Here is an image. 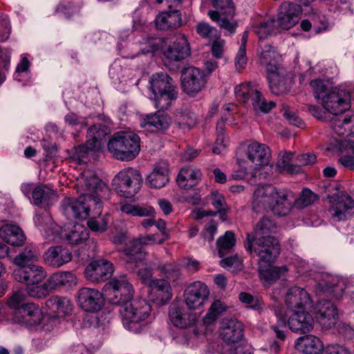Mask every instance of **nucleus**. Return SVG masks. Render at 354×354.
<instances>
[{"instance_id":"nucleus-10","label":"nucleus","mask_w":354,"mask_h":354,"mask_svg":"<svg viewBox=\"0 0 354 354\" xmlns=\"http://www.w3.org/2000/svg\"><path fill=\"white\" fill-rule=\"evenodd\" d=\"M214 6L216 10L208 12L210 19L230 33L234 32L236 24L233 20L235 9L232 0H214Z\"/></svg>"},{"instance_id":"nucleus-26","label":"nucleus","mask_w":354,"mask_h":354,"mask_svg":"<svg viewBox=\"0 0 354 354\" xmlns=\"http://www.w3.org/2000/svg\"><path fill=\"white\" fill-rule=\"evenodd\" d=\"M285 302L290 311L295 312L304 310L310 306L311 300L306 290L294 286L288 290Z\"/></svg>"},{"instance_id":"nucleus-23","label":"nucleus","mask_w":354,"mask_h":354,"mask_svg":"<svg viewBox=\"0 0 354 354\" xmlns=\"http://www.w3.org/2000/svg\"><path fill=\"white\" fill-rule=\"evenodd\" d=\"M315 315L319 323L326 328L334 326L338 319L336 306L328 300H322L317 304Z\"/></svg>"},{"instance_id":"nucleus-27","label":"nucleus","mask_w":354,"mask_h":354,"mask_svg":"<svg viewBox=\"0 0 354 354\" xmlns=\"http://www.w3.org/2000/svg\"><path fill=\"white\" fill-rule=\"evenodd\" d=\"M105 133L101 129L100 125H93L88 129L87 131V140L85 145H79L76 148L77 159L82 162L84 155L88 151H93L99 149L101 147L102 138Z\"/></svg>"},{"instance_id":"nucleus-59","label":"nucleus","mask_w":354,"mask_h":354,"mask_svg":"<svg viewBox=\"0 0 354 354\" xmlns=\"http://www.w3.org/2000/svg\"><path fill=\"white\" fill-rule=\"evenodd\" d=\"M310 84L313 90L315 97L317 100H321L322 102V97L329 91L326 82L321 79H315L312 80Z\"/></svg>"},{"instance_id":"nucleus-60","label":"nucleus","mask_w":354,"mask_h":354,"mask_svg":"<svg viewBox=\"0 0 354 354\" xmlns=\"http://www.w3.org/2000/svg\"><path fill=\"white\" fill-rule=\"evenodd\" d=\"M274 26V19L262 22L255 28V32L258 35L259 39H266L273 32V28Z\"/></svg>"},{"instance_id":"nucleus-52","label":"nucleus","mask_w":354,"mask_h":354,"mask_svg":"<svg viewBox=\"0 0 354 354\" xmlns=\"http://www.w3.org/2000/svg\"><path fill=\"white\" fill-rule=\"evenodd\" d=\"M236 239L232 231H226L224 235L220 236L216 241L218 255L223 257L235 245Z\"/></svg>"},{"instance_id":"nucleus-4","label":"nucleus","mask_w":354,"mask_h":354,"mask_svg":"<svg viewBox=\"0 0 354 354\" xmlns=\"http://www.w3.org/2000/svg\"><path fill=\"white\" fill-rule=\"evenodd\" d=\"M108 149L118 160H131L140 152V137L131 131L118 132L109 140Z\"/></svg>"},{"instance_id":"nucleus-58","label":"nucleus","mask_w":354,"mask_h":354,"mask_svg":"<svg viewBox=\"0 0 354 354\" xmlns=\"http://www.w3.org/2000/svg\"><path fill=\"white\" fill-rule=\"evenodd\" d=\"M177 121L180 128L190 129L194 126L196 122V117L194 113L185 111L179 113L177 115Z\"/></svg>"},{"instance_id":"nucleus-45","label":"nucleus","mask_w":354,"mask_h":354,"mask_svg":"<svg viewBox=\"0 0 354 354\" xmlns=\"http://www.w3.org/2000/svg\"><path fill=\"white\" fill-rule=\"evenodd\" d=\"M287 272V267H259V276L263 286L268 287Z\"/></svg>"},{"instance_id":"nucleus-12","label":"nucleus","mask_w":354,"mask_h":354,"mask_svg":"<svg viewBox=\"0 0 354 354\" xmlns=\"http://www.w3.org/2000/svg\"><path fill=\"white\" fill-rule=\"evenodd\" d=\"M75 299L77 306L88 313H97L104 304L102 293L97 289L88 287L80 288L76 293Z\"/></svg>"},{"instance_id":"nucleus-48","label":"nucleus","mask_w":354,"mask_h":354,"mask_svg":"<svg viewBox=\"0 0 354 354\" xmlns=\"http://www.w3.org/2000/svg\"><path fill=\"white\" fill-rule=\"evenodd\" d=\"M113 272V267H86L84 276L86 280L98 283L110 279Z\"/></svg>"},{"instance_id":"nucleus-21","label":"nucleus","mask_w":354,"mask_h":354,"mask_svg":"<svg viewBox=\"0 0 354 354\" xmlns=\"http://www.w3.org/2000/svg\"><path fill=\"white\" fill-rule=\"evenodd\" d=\"M299 5L290 2H283L279 9L277 22L283 29L288 30L297 24L301 14Z\"/></svg>"},{"instance_id":"nucleus-44","label":"nucleus","mask_w":354,"mask_h":354,"mask_svg":"<svg viewBox=\"0 0 354 354\" xmlns=\"http://www.w3.org/2000/svg\"><path fill=\"white\" fill-rule=\"evenodd\" d=\"M169 181L168 167L166 163L156 165L153 171L148 175L147 182L151 187L160 189Z\"/></svg>"},{"instance_id":"nucleus-37","label":"nucleus","mask_w":354,"mask_h":354,"mask_svg":"<svg viewBox=\"0 0 354 354\" xmlns=\"http://www.w3.org/2000/svg\"><path fill=\"white\" fill-rule=\"evenodd\" d=\"M44 262L51 266H63L72 259V253L66 247H50L44 254Z\"/></svg>"},{"instance_id":"nucleus-64","label":"nucleus","mask_w":354,"mask_h":354,"mask_svg":"<svg viewBox=\"0 0 354 354\" xmlns=\"http://www.w3.org/2000/svg\"><path fill=\"white\" fill-rule=\"evenodd\" d=\"M316 195L310 189H304L300 195L299 201L304 206H308L316 200Z\"/></svg>"},{"instance_id":"nucleus-28","label":"nucleus","mask_w":354,"mask_h":354,"mask_svg":"<svg viewBox=\"0 0 354 354\" xmlns=\"http://www.w3.org/2000/svg\"><path fill=\"white\" fill-rule=\"evenodd\" d=\"M314 323L313 317L304 310L292 312L288 320L289 328L299 334L310 332L314 327Z\"/></svg>"},{"instance_id":"nucleus-61","label":"nucleus","mask_w":354,"mask_h":354,"mask_svg":"<svg viewBox=\"0 0 354 354\" xmlns=\"http://www.w3.org/2000/svg\"><path fill=\"white\" fill-rule=\"evenodd\" d=\"M95 216L96 215H94ZM88 227L95 232H103L107 228L108 225V219L107 216H104L102 218H98L97 219L95 217L91 218L87 222Z\"/></svg>"},{"instance_id":"nucleus-50","label":"nucleus","mask_w":354,"mask_h":354,"mask_svg":"<svg viewBox=\"0 0 354 354\" xmlns=\"http://www.w3.org/2000/svg\"><path fill=\"white\" fill-rule=\"evenodd\" d=\"M39 252L33 247H27L24 251L17 255L13 260L16 266H34L38 261Z\"/></svg>"},{"instance_id":"nucleus-39","label":"nucleus","mask_w":354,"mask_h":354,"mask_svg":"<svg viewBox=\"0 0 354 354\" xmlns=\"http://www.w3.org/2000/svg\"><path fill=\"white\" fill-rule=\"evenodd\" d=\"M0 237L8 244L15 246L22 245L25 240V234L19 226L6 223L0 227Z\"/></svg>"},{"instance_id":"nucleus-2","label":"nucleus","mask_w":354,"mask_h":354,"mask_svg":"<svg viewBox=\"0 0 354 354\" xmlns=\"http://www.w3.org/2000/svg\"><path fill=\"white\" fill-rule=\"evenodd\" d=\"M293 194L287 190H277L270 185L257 188L254 192L253 208H269L274 214L286 216L292 208Z\"/></svg>"},{"instance_id":"nucleus-57","label":"nucleus","mask_w":354,"mask_h":354,"mask_svg":"<svg viewBox=\"0 0 354 354\" xmlns=\"http://www.w3.org/2000/svg\"><path fill=\"white\" fill-rule=\"evenodd\" d=\"M26 292L28 295L34 298H43L53 292L51 287L47 280L44 284L40 286L32 285L27 288Z\"/></svg>"},{"instance_id":"nucleus-5","label":"nucleus","mask_w":354,"mask_h":354,"mask_svg":"<svg viewBox=\"0 0 354 354\" xmlns=\"http://www.w3.org/2000/svg\"><path fill=\"white\" fill-rule=\"evenodd\" d=\"M123 326L129 330L138 333L139 324L151 315V306L143 299L131 300L120 308Z\"/></svg>"},{"instance_id":"nucleus-35","label":"nucleus","mask_w":354,"mask_h":354,"mask_svg":"<svg viewBox=\"0 0 354 354\" xmlns=\"http://www.w3.org/2000/svg\"><path fill=\"white\" fill-rule=\"evenodd\" d=\"M247 154L248 159L254 166L260 168L268 165L271 156L269 147L257 142L248 145Z\"/></svg>"},{"instance_id":"nucleus-8","label":"nucleus","mask_w":354,"mask_h":354,"mask_svg":"<svg viewBox=\"0 0 354 354\" xmlns=\"http://www.w3.org/2000/svg\"><path fill=\"white\" fill-rule=\"evenodd\" d=\"M352 95L345 87H335L322 97L321 104L328 113L333 115L342 113L351 108Z\"/></svg>"},{"instance_id":"nucleus-38","label":"nucleus","mask_w":354,"mask_h":354,"mask_svg":"<svg viewBox=\"0 0 354 354\" xmlns=\"http://www.w3.org/2000/svg\"><path fill=\"white\" fill-rule=\"evenodd\" d=\"M268 80L270 91L275 95L288 91L292 83V79L284 76L279 68L276 71L268 73Z\"/></svg>"},{"instance_id":"nucleus-46","label":"nucleus","mask_w":354,"mask_h":354,"mask_svg":"<svg viewBox=\"0 0 354 354\" xmlns=\"http://www.w3.org/2000/svg\"><path fill=\"white\" fill-rule=\"evenodd\" d=\"M171 123V118L167 113L158 111L152 115H147L141 123L142 127H153L159 131L167 129Z\"/></svg>"},{"instance_id":"nucleus-3","label":"nucleus","mask_w":354,"mask_h":354,"mask_svg":"<svg viewBox=\"0 0 354 354\" xmlns=\"http://www.w3.org/2000/svg\"><path fill=\"white\" fill-rule=\"evenodd\" d=\"M151 98L155 106L159 109H167L172 100L176 99L177 91L173 80L167 73L160 72L153 74L149 80Z\"/></svg>"},{"instance_id":"nucleus-51","label":"nucleus","mask_w":354,"mask_h":354,"mask_svg":"<svg viewBox=\"0 0 354 354\" xmlns=\"http://www.w3.org/2000/svg\"><path fill=\"white\" fill-rule=\"evenodd\" d=\"M227 310V306L221 300L213 301L203 318V324L206 326L213 324L218 317Z\"/></svg>"},{"instance_id":"nucleus-30","label":"nucleus","mask_w":354,"mask_h":354,"mask_svg":"<svg viewBox=\"0 0 354 354\" xmlns=\"http://www.w3.org/2000/svg\"><path fill=\"white\" fill-rule=\"evenodd\" d=\"M12 275L19 282L34 285L41 282L46 277V273L43 267H17Z\"/></svg>"},{"instance_id":"nucleus-11","label":"nucleus","mask_w":354,"mask_h":354,"mask_svg":"<svg viewBox=\"0 0 354 354\" xmlns=\"http://www.w3.org/2000/svg\"><path fill=\"white\" fill-rule=\"evenodd\" d=\"M330 203L329 212L335 221L346 220L354 214V201L343 193H335L328 196Z\"/></svg>"},{"instance_id":"nucleus-20","label":"nucleus","mask_w":354,"mask_h":354,"mask_svg":"<svg viewBox=\"0 0 354 354\" xmlns=\"http://www.w3.org/2000/svg\"><path fill=\"white\" fill-rule=\"evenodd\" d=\"M333 152L345 153L339 159V162L345 167L354 170V138H334L328 147Z\"/></svg>"},{"instance_id":"nucleus-18","label":"nucleus","mask_w":354,"mask_h":354,"mask_svg":"<svg viewBox=\"0 0 354 354\" xmlns=\"http://www.w3.org/2000/svg\"><path fill=\"white\" fill-rule=\"evenodd\" d=\"M187 309L183 305L172 304L169 309V317L171 324L179 328H187L194 326L197 320L198 315Z\"/></svg>"},{"instance_id":"nucleus-19","label":"nucleus","mask_w":354,"mask_h":354,"mask_svg":"<svg viewBox=\"0 0 354 354\" xmlns=\"http://www.w3.org/2000/svg\"><path fill=\"white\" fill-rule=\"evenodd\" d=\"M172 4L168 9L160 12L154 20L156 27L160 30H174L183 25L182 13Z\"/></svg>"},{"instance_id":"nucleus-13","label":"nucleus","mask_w":354,"mask_h":354,"mask_svg":"<svg viewBox=\"0 0 354 354\" xmlns=\"http://www.w3.org/2000/svg\"><path fill=\"white\" fill-rule=\"evenodd\" d=\"M209 295L207 286L200 281L189 283L184 290L183 298L189 310H196L204 306Z\"/></svg>"},{"instance_id":"nucleus-56","label":"nucleus","mask_w":354,"mask_h":354,"mask_svg":"<svg viewBox=\"0 0 354 354\" xmlns=\"http://www.w3.org/2000/svg\"><path fill=\"white\" fill-rule=\"evenodd\" d=\"M292 155V153L287 152L283 153L277 162V167L280 169L286 171L290 174H297L301 171V168L299 166L291 163Z\"/></svg>"},{"instance_id":"nucleus-41","label":"nucleus","mask_w":354,"mask_h":354,"mask_svg":"<svg viewBox=\"0 0 354 354\" xmlns=\"http://www.w3.org/2000/svg\"><path fill=\"white\" fill-rule=\"evenodd\" d=\"M295 347L304 354H319L324 349L322 341L314 335L299 337L295 342Z\"/></svg>"},{"instance_id":"nucleus-34","label":"nucleus","mask_w":354,"mask_h":354,"mask_svg":"<svg viewBox=\"0 0 354 354\" xmlns=\"http://www.w3.org/2000/svg\"><path fill=\"white\" fill-rule=\"evenodd\" d=\"M330 121L335 134L342 136V139L354 138V114L344 117L335 116Z\"/></svg>"},{"instance_id":"nucleus-6","label":"nucleus","mask_w":354,"mask_h":354,"mask_svg":"<svg viewBox=\"0 0 354 354\" xmlns=\"http://www.w3.org/2000/svg\"><path fill=\"white\" fill-rule=\"evenodd\" d=\"M234 94L241 103L248 104L250 101L255 111L268 113L275 106L273 101L267 102L262 93L250 83L237 85L234 88Z\"/></svg>"},{"instance_id":"nucleus-14","label":"nucleus","mask_w":354,"mask_h":354,"mask_svg":"<svg viewBox=\"0 0 354 354\" xmlns=\"http://www.w3.org/2000/svg\"><path fill=\"white\" fill-rule=\"evenodd\" d=\"M255 241L254 252L259 261L270 266L274 262L280 253V245L276 239L272 236L258 238Z\"/></svg>"},{"instance_id":"nucleus-32","label":"nucleus","mask_w":354,"mask_h":354,"mask_svg":"<svg viewBox=\"0 0 354 354\" xmlns=\"http://www.w3.org/2000/svg\"><path fill=\"white\" fill-rule=\"evenodd\" d=\"M221 338L227 343H236L243 337V326L241 322L232 319H224L219 329Z\"/></svg>"},{"instance_id":"nucleus-16","label":"nucleus","mask_w":354,"mask_h":354,"mask_svg":"<svg viewBox=\"0 0 354 354\" xmlns=\"http://www.w3.org/2000/svg\"><path fill=\"white\" fill-rule=\"evenodd\" d=\"M43 314L40 308L32 303L22 304L12 313V323L34 326L41 323Z\"/></svg>"},{"instance_id":"nucleus-49","label":"nucleus","mask_w":354,"mask_h":354,"mask_svg":"<svg viewBox=\"0 0 354 354\" xmlns=\"http://www.w3.org/2000/svg\"><path fill=\"white\" fill-rule=\"evenodd\" d=\"M120 210L131 216L153 217L155 209L151 206L136 205L130 203H121Z\"/></svg>"},{"instance_id":"nucleus-25","label":"nucleus","mask_w":354,"mask_h":354,"mask_svg":"<svg viewBox=\"0 0 354 354\" xmlns=\"http://www.w3.org/2000/svg\"><path fill=\"white\" fill-rule=\"evenodd\" d=\"M48 315L53 318H64L72 314L73 304L71 300L62 296L55 295L46 301Z\"/></svg>"},{"instance_id":"nucleus-31","label":"nucleus","mask_w":354,"mask_h":354,"mask_svg":"<svg viewBox=\"0 0 354 354\" xmlns=\"http://www.w3.org/2000/svg\"><path fill=\"white\" fill-rule=\"evenodd\" d=\"M149 297L158 304H165L172 298L171 287L164 279H152L149 285Z\"/></svg>"},{"instance_id":"nucleus-7","label":"nucleus","mask_w":354,"mask_h":354,"mask_svg":"<svg viewBox=\"0 0 354 354\" xmlns=\"http://www.w3.org/2000/svg\"><path fill=\"white\" fill-rule=\"evenodd\" d=\"M142 181V176L137 169L126 168L115 176L113 185L122 196L131 198L140 190Z\"/></svg>"},{"instance_id":"nucleus-9","label":"nucleus","mask_w":354,"mask_h":354,"mask_svg":"<svg viewBox=\"0 0 354 354\" xmlns=\"http://www.w3.org/2000/svg\"><path fill=\"white\" fill-rule=\"evenodd\" d=\"M108 301L113 304L124 306L132 300L134 288L126 279H113L104 286Z\"/></svg>"},{"instance_id":"nucleus-22","label":"nucleus","mask_w":354,"mask_h":354,"mask_svg":"<svg viewBox=\"0 0 354 354\" xmlns=\"http://www.w3.org/2000/svg\"><path fill=\"white\" fill-rule=\"evenodd\" d=\"M162 50L166 59L174 62L186 59L191 53L188 40L184 35L178 37L165 48H162Z\"/></svg>"},{"instance_id":"nucleus-43","label":"nucleus","mask_w":354,"mask_h":354,"mask_svg":"<svg viewBox=\"0 0 354 354\" xmlns=\"http://www.w3.org/2000/svg\"><path fill=\"white\" fill-rule=\"evenodd\" d=\"M35 224L40 230L46 232L48 236L55 237V234H59L62 232V226L54 223L50 215L44 212L42 214H36L34 218Z\"/></svg>"},{"instance_id":"nucleus-15","label":"nucleus","mask_w":354,"mask_h":354,"mask_svg":"<svg viewBox=\"0 0 354 354\" xmlns=\"http://www.w3.org/2000/svg\"><path fill=\"white\" fill-rule=\"evenodd\" d=\"M206 75L204 71L196 67L185 68L181 75V85L183 91L194 95L199 93L206 84Z\"/></svg>"},{"instance_id":"nucleus-29","label":"nucleus","mask_w":354,"mask_h":354,"mask_svg":"<svg viewBox=\"0 0 354 354\" xmlns=\"http://www.w3.org/2000/svg\"><path fill=\"white\" fill-rule=\"evenodd\" d=\"M154 242L152 236H148L144 238L133 240L124 250L125 261L128 263H142L146 258V253L144 252L143 245Z\"/></svg>"},{"instance_id":"nucleus-63","label":"nucleus","mask_w":354,"mask_h":354,"mask_svg":"<svg viewBox=\"0 0 354 354\" xmlns=\"http://www.w3.org/2000/svg\"><path fill=\"white\" fill-rule=\"evenodd\" d=\"M64 120L66 124L71 127H75L77 125L83 127L87 124L84 118L78 117L74 113H70L66 115Z\"/></svg>"},{"instance_id":"nucleus-1","label":"nucleus","mask_w":354,"mask_h":354,"mask_svg":"<svg viewBox=\"0 0 354 354\" xmlns=\"http://www.w3.org/2000/svg\"><path fill=\"white\" fill-rule=\"evenodd\" d=\"M76 187L80 196L66 198L62 201L66 216L84 219L89 216L91 210L94 215H101L102 200L110 193L108 187L91 171H84L77 178Z\"/></svg>"},{"instance_id":"nucleus-24","label":"nucleus","mask_w":354,"mask_h":354,"mask_svg":"<svg viewBox=\"0 0 354 354\" xmlns=\"http://www.w3.org/2000/svg\"><path fill=\"white\" fill-rule=\"evenodd\" d=\"M89 237L88 230L82 225H64L62 226V232L55 234V239L65 241L68 244L80 245L84 243Z\"/></svg>"},{"instance_id":"nucleus-36","label":"nucleus","mask_w":354,"mask_h":354,"mask_svg":"<svg viewBox=\"0 0 354 354\" xmlns=\"http://www.w3.org/2000/svg\"><path fill=\"white\" fill-rule=\"evenodd\" d=\"M57 200L58 196L53 189L45 185H39L34 188L31 203L46 208L53 205Z\"/></svg>"},{"instance_id":"nucleus-42","label":"nucleus","mask_w":354,"mask_h":354,"mask_svg":"<svg viewBox=\"0 0 354 354\" xmlns=\"http://www.w3.org/2000/svg\"><path fill=\"white\" fill-rule=\"evenodd\" d=\"M280 55L276 48L270 45H265L259 55V62L266 68L267 73L278 70Z\"/></svg>"},{"instance_id":"nucleus-17","label":"nucleus","mask_w":354,"mask_h":354,"mask_svg":"<svg viewBox=\"0 0 354 354\" xmlns=\"http://www.w3.org/2000/svg\"><path fill=\"white\" fill-rule=\"evenodd\" d=\"M348 286L347 279L328 273H323L318 279L317 290L320 292L333 295L335 298H341Z\"/></svg>"},{"instance_id":"nucleus-54","label":"nucleus","mask_w":354,"mask_h":354,"mask_svg":"<svg viewBox=\"0 0 354 354\" xmlns=\"http://www.w3.org/2000/svg\"><path fill=\"white\" fill-rule=\"evenodd\" d=\"M210 203L218 210V214L225 215L227 212V204L223 194L217 191H212L206 198L205 203Z\"/></svg>"},{"instance_id":"nucleus-47","label":"nucleus","mask_w":354,"mask_h":354,"mask_svg":"<svg viewBox=\"0 0 354 354\" xmlns=\"http://www.w3.org/2000/svg\"><path fill=\"white\" fill-rule=\"evenodd\" d=\"M48 281L53 292L59 287L71 288L76 286L77 278L70 272H60L51 275Z\"/></svg>"},{"instance_id":"nucleus-62","label":"nucleus","mask_w":354,"mask_h":354,"mask_svg":"<svg viewBox=\"0 0 354 354\" xmlns=\"http://www.w3.org/2000/svg\"><path fill=\"white\" fill-rule=\"evenodd\" d=\"M246 50L243 48H239L236 58L235 66L238 71H241L247 64Z\"/></svg>"},{"instance_id":"nucleus-53","label":"nucleus","mask_w":354,"mask_h":354,"mask_svg":"<svg viewBox=\"0 0 354 354\" xmlns=\"http://www.w3.org/2000/svg\"><path fill=\"white\" fill-rule=\"evenodd\" d=\"M162 44L160 38H143L138 43V48L142 54L156 53L162 48Z\"/></svg>"},{"instance_id":"nucleus-40","label":"nucleus","mask_w":354,"mask_h":354,"mask_svg":"<svg viewBox=\"0 0 354 354\" xmlns=\"http://www.w3.org/2000/svg\"><path fill=\"white\" fill-rule=\"evenodd\" d=\"M201 177L202 173L200 169L186 167L180 169L176 180L181 188L191 189L198 183Z\"/></svg>"},{"instance_id":"nucleus-33","label":"nucleus","mask_w":354,"mask_h":354,"mask_svg":"<svg viewBox=\"0 0 354 354\" xmlns=\"http://www.w3.org/2000/svg\"><path fill=\"white\" fill-rule=\"evenodd\" d=\"M278 230L277 223L268 216H263L254 226V236L250 238L248 234V243L245 245L246 250L252 253V243L258 238L270 236V234L276 233Z\"/></svg>"},{"instance_id":"nucleus-55","label":"nucleus","mask_w":354,"mask_h":354,"mask_svg":"<svg viewBox=\"0 0 354 354\" xmlns=\"http://www.w3.org/2000/svg\"><path fill=\"white\" fill-rule=\"evenodd\" d=\"M196 31L198 35L208 41L214 40L218 37L216 28L204 21L196 24Z\"/></svg>"}]
</instances>
